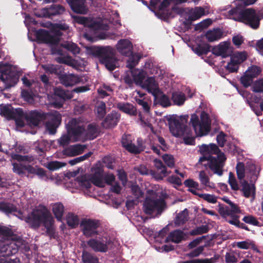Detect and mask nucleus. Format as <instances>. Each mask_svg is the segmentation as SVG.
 I'll return each mask as SVG.
<instances>
[{
  "label": "nucleus",
  "instance_id": "5",
  "mask_svg": "<svg viewBox=\"0 0 263 263\" xmlns=\"http://www.w3.org/2000/svg\"><path fill=\"white\" fill-rule=\"evenodd\" d=\"M0 236L5 238L3 240H0V256L14 254L18 248H23V240L20 238L16 239L9 228L0 226Z\"/></svg>",
  "mask_w": 263,
  "mask_h": 263
},
{
  "label": "nucleus",
  "instance_id": "36",
  "mask_svg": "<svg viewBox=\"0 0 263 263\" xmlns=\"http://www.w3.org/2000/svg\"><path fill=\"white\" fill-rule=\"evenodd\" d=\"M51 210L58 221H62L64 212V207L60 202H56L51 205Z\"/></svg>",
  "mask_w": 263,
  "mask_h": 263
},
{
  "label": "nucleus",
  "instance_id": "2",
  "mask_svg": "<svg viewBox=\"0 0 263 263\" xmlns=\"http://www.w3.org/2000/svg\"><path fill=\"white\" fill-rule=\"evenodd\" d=\"M238 179L240 181L241 191L246 198H251L253 201L255 196V182L259 174L260 169L251 161H248L246 166L242 162H238L236 166Z\"/></svg>",
  "mask_w": 263,
  "mask_h": 263
},
{
  "label": "nucleus",
  "instance_id": "41",
  "mask_svg": "<svg viewBox=\"0 0 263 263\" xmlns=\"http://www.w3.org/2000/svg\"><path fill=\"white\" fill-rule=\"evenodd\" d=\"M61 46L70 51L73 54H77L80 53V48L73 42H66L63 43Z\"/></svg>",
  "mask_w": 263,
  "mask_h": 263
},
{
  "label": "nucleus",
  "instance_id": "11",
  "mask_svg": "<svg viewBox=\"0 0 263 263\" xmlns=\"http://www.w3.org/2000/svg\"><path fill=\"white\" fill-rule=\"evenodd\" d=\"M190 124L197 136L206 135L210 130L211 121L208 115L204 111L201 113L200 118L196 114L192 115Z\"/></svg>",
  "mask_w": 263,
  "mask_h": 263
},
{
  "label": "nucleus",
  "instance_id": "59",
  "mask_svg": "<svg viewBox=\"0 0 263 263\" xmlns=\"http://www.w3.org/2000/svg\"><path fill=\"white\" fill-rule=\"evenodd\" d=\"M163 160L164 163L170 167L174 166L175 160L172 155L165 154L162 156Z\"/></svg>",
  "mask_w": 263,
  "mask_h": 263
},
{
  "label": "nucleus",
  "instance_id": "17",
  "mask_svg": "<svg viewBox=\"0 0 263 263\" xmlns=\"http://www.w3.org/2000/svg\"><path fill=\"white\" fill-rule=\"evenodd\" d=\"M60 35L59 31L49 32L44 29L39 30L36 33V39L40 42L52 45H55L59 42Z\"/></svg>",
  "mask_w": 263,
  "mask_h": 263
},
{
  "label": "nucleus",
  "instance_id": "44",
  "mask_svg": "<svg viewBox=\"0 0 263 263\" xmlns=\"http://www.w3.org/2000/svg\"><path fill=\"white\" fill-rule=\"evenodd\" d=\"M0 211L6 214H9L15 212L16 208L11 203L1 202H0Z\"/></svg>",
  "mask_w": 263,
  "mask_h": 263
},
{
  "label": "nucleus",
  "instance_id": "32",
  "mask_svg": "<svg viewBox=\"0 0 263 263\" xmlns=\"http://www.w3.org/2000/svg\"><path fill=\"white\" fill-rule=\"evenodd\" d=\"M61 83L66 86H72L80 81V79L76 75L62 74L60 77Z\"/></svg>",
  "mask_w": 263,
  "mask_h": 263
},
{
  "label": "nucleus",
  "instance_id": "53",
  "mask_svg": "<svg viewBox=\"0 0 263 263\" xmlns=\"http://www.w3.org/2000/svg\"><path fill=\"white\" fill-rule=\"evenodd\" d=\"M252 89L255 92H263V79H260L255 81L252 85Z\"/></svg>",
  "mask_w": 263,
  "mask_h": 263
},
{
  "label": "nucleus",
  "instance_id": "25",
  "mask_svg": "<svg viewBox=\"0 0 263 263\" xmlns=\"http://www.w3.org/2000/svg\"><path fill=\"white\" fill-rule=\"evenodd\" d=\"M154 162L157 171H151V174L156 179L161 180L167 174L166 167L160 160L156 159Z\"/></svg>",
  "mask_w": 263,
  "mask_h": 263
},
{
  "label": "nucleus",
  "instance_id": "57",
  "mask_svg": "<svg viewBox=\"0 0 263 263\" xmlns=\"http://www.w3.org/2000/svg\"><path fill=\"white\" fill-rule=\"evenodd\" d=\"M128 59L127 62V66L129 68L135 67L138 63V57L136 55L134 54L133 52L131 54L127 55Z\"/></svg>",
  "mask_w": 263,
  "mask_h": 263
},
{
  "label": "nucleus",
  "instance_id": "35",
  "mask_svg": "<svg viewBox=\"0 0 263 263\" xmlns=\"http://www.w3.org/2000/svg\"><path fill=\"white\" fill-rule=\"evenodd\" d=\"M184 234L181 231L175 230L171 232L164 239L165 242H173L174 243L180 242L184 237Z\"/></svg>",
  "mask_w": 263,
  "mask_h": 263
},
{
  "label": "nucleus",
  "instance_id": "6",
  "mask_svg": "<svg viewBox=\"0 0 263 263\" xmlns=\"http://www.w3.org/2000/svg\"><path fill=\"white\" fill-rule=\"evenodd\" d=\"M85 49L87 55L97 58L109 70H113L116 68L115 50L111 47L91 46L87 47Z\"/></svg>",
  "mask_w": 263,
  "mask_h": 263
},
{
  "label": "nucleus",
  "instance_id": "51",
  "mask_svg": "<svg viewBox=\"0 0 263 263\" xmlns=\"http://www.w3.org/2000/svg\"><path fill=\"white\" fill-rule=\"evenodd\" d=\"M194 52L199 55L206 54L210 49L208 45H198L193 48Z\"/></svg>",
  "mask_w": 263,
  "mask_h": 263
},
{
  "label": "nucleus",
  "instance_id": "29",
  "mask_svg": "<svg viewBox=\"0 0 263 263\" xmlns=\"http://www.w3.org/2000/svg\"><path fill=\"white\" fill-rule=\"evenodd\" d=\"M67 2L74 12L81 14L87 12L85 0H67Z\"/></svg>",
  "mask_w": 263,
  "mask_h": 263
},
{
  "label": "nucleus",
  "instance_id": "60",
  "mask_svg": "<svg viewBox=\"0 0 263 263\" xmlns=\"http://www.w3.org/2000/svg\"><path fill=\"white\" fill-rule=\"evenodd\" d=\"M139 116H140V119L142 123V125L150 128L151 130L153 131V127L151 124L153 119L150 117V116L148 115V116H145L144 115L143 117H141V115H139Z\"/></svg>",
  "mask_w": 263,
  "mask_h": 263
},
{
  "label": "nucleus",
  "instance_id": "33",
  "mask_svg": "<svg viewBox=\"0 0 263 263\" xmlns=\"http://www.w3.org/2000/svg\"><path fill=\"white\" fill-rule=\"evenodd\" d=\"M119 119V114L116 112H112L105 118L103 122V126L106 128L112 127L117 124Z\"/></svg>",
  "mask_w": 263,
  "mask_h": 263
},
{
  "label": "nucleus",
  "instance_id": "58",
  "mask_svg": "<svg viewBox=\"0 0 263 263\" xmlns=\"http://www.w3.org/2000/svg\"><path fill=\"white\" fill-rule=\"evenodd\" d=\"M208 227L206 225H203L192 230L190 232V234L192 235H201L208 232Z\"/></svg>",
  "mask_w": 263,
  "mask_h": 263
},
{
  "label": "nucleus",
  "instance_id": "34",
  "mask_svg": "<svg viewBox=\"0 0 263 263\" xmlns=\"http://www.w3.org/2000/svg\"><path fill=\"white\" fill-rule=\"evenodd\" d=\"M52 53L53 54H57L60 55L56 58V61L59 63H64L70 66H73L75 64V61L70 56H63L62 52L61 50L52 49Z\"/></svg>",
  "mask_w": 263,
  "mask_h": 263
},
{
  "label": "nucleus",
  "instance_id": "16",
  "mask_svg": "<svg viewBox=\"0 0 263 263\" xmlns=\"http://www.w3.org/2000/svg\"><path fill=\"white\" fill-rule=\"evenodd\" d=\"M87 243L95 252H106L111 248L110 240L106 237L91 238Z\"/></svg>",
  "mask_w": 263,
  "mask_h": 263
},
{
  "label": "nucleus",
  "instance_id": "64",
  "mask_svg": "<svg viewBox=\"0 0 263 263\" xmlns=\"http://www.w3.org/2000/svg\"><path fill=\"white\" fill-rule=\"evenodd\" d=\"M237 246L240 249H248L250 248H253L254 243L251 241L247 240L237 242Z\"/></svg>",
  "mask_w": 263,
  "mask_h": 263
},
{
  "label": "nucleus",
  "instance_id": "31",
  "mask_svg": "<svg viewBox=\"0 0 263 263\" xmlns=\"http://www.w3.org/2000/svg\"><path fill=\"white\" fill-rule=\"evenodd\" d=\"M86 148V145H73L65 149L64 154L69 156H74L81 154Z\"/></svg>",
  "mask_w": 263,
  "mask_h": 263
},
{
  "label": "nucleus",
  "instance_id": "42",
  "mask_svg": "<svg viewBox=\"0 0 263 263\" xmlns=\"http://www.w3.org/2000/svg\"><path fill=\"white\" fill-rule=\"evenodd\" d=\"M188 218V212L185 210L179 213L175 220V224L176 226H179L183 224L187 220Z\"/></svg>",
  "mask_w": 263,
  "mask_h": 263
},
{
  "label": "nucleus",
  "instance_id": "27",
  "mask_svg": "<svg viewBox=\"0 0 263 263\" xmlns=\"http://www.w3.org/2000/svg\"><path fill=\"white\" fill-rule=\"evenodd\" d=\"M220 214L224 218L234 217L236 214L241 212L239 208L232 202H230L229 206L223 207L219 210Z\"/></svg>",
  "mask_w": 263,
  "mask_h": 263
},
{
  "label": "nucleus",
  "instance_id": "54",
  "mask_svg": "<svg viewBox=\"0 0 263 263\" xmlns=\"http://www.w3.org/2000/svg\"><path fill=\"white\" fill-rule=\"evenodd\" d=\"M65 165L66 163H62L61 162L55 161L49 162L47 164L46 167L50 170L55 171L56 170H58L60 168H61L65 166Z\"/></svg>",
  "mask_w": 263,
  "mask_h": 263
},
{
  "label": "nucleus",
  "instance_id": "24",
  "mask_svg": "<svg viewBox=\"0 0 263 263\" xmlns=\"http://www.w3.org/2000/svg\"><path fill=\"white\" fill-rule=\"evenodd\" d=\"M1 113L7 119H11L20 117L22 114V109L20 108L14 109L11 105H8L1 106Z\"/></svg>",
  "mask_w": 263,
  "mask_h": 263
},
{
  "label": "nucleus",
  "instance_id": "52",
  "mask_svg": "<svg viewBox=\"0 0 263 263\" xmlns=\"http://www.w3.org/2000/svg\"><path fill=\"white\" fill-rule=\"evenodd\" d=\"M228 182L233 190L237 191L239 190V185L234 175L232 172L229 173Z\"/></svg>",
  "mask_w": 263,
  "mask_h": 263
},
{
  "label": "nucleus",
  "instance_id": "37",
  "mask_svg": "<svg viewBox=\"0 0 263 263\" xmlns=\"http://www.w3.org/2000/svg\"><path fill=\"white\" fill-rule=\"evenodd\" d=\"M222 32L220 29H215L208 31L205 34L206 39L209 42H214L221 38Z\"/></svg>",
  "mask_w": 263,
  "mask_h": 263
},
{
  "label": "nucleus",
  "instance_id": "9",
  "mask_svg": "<svg viewBox=\"0 0 263 263\" xmlns=\"http://www.w3.org/2000/svg\"><path fill=\"white\" fill-rule=\"evenodd\" d=\"M12 158L17 161V163H12L13 171L14 173L22 175L27 171L30 174H35L40 177L45 176V172L43 168H34L28 164L33 161L32 157L14 154L12 155Z\"/></svg>",
  "mask_w": 263,
  "mask_h": 263
},
{
  "label": "nucleus",
  "instance_id": "21",
  "mask_svg": "<svg viewBox=\"0 0 263 263\" xmlns=\"http://www.w3.org/2000/svg\"><path fill=\"white\" fill-rule=\"evenodd\" d=\"M138 144L137 146L133 144L132 142L131 138L129 135H125L123 136L122 139V144L123 146L128 152L134 154L139 153L141 151L143 150L142 141L138 139Z\"/></svg>",
  "mask_w": 263,
  "mask_h": 263
},
{
  "label": "nucleus",
  "instance_id": "62",
  "mask_svg": "<svg viewBox=\"0 0 263 263\" xmlns=\"http://www.w3.org/2000/svg\"><path fill=\"white\" fill-rule=\"evenodd\" d=\"M91 155H92V153L89 152L82 156H81V157L76 158L73 160H70L69 161V163L71 165H74L79 162H80L81 161H83L88 159L89 157L91 156Z\"/></svg>",
  "mask_w": 263,
  "mask_h": 263
},
{
  "label": "nucleus",
  "instance_id": "46",
  "mask_svg": "<svg viewBox=\"0 0 263 263\" xmlns=\"http://www.w3.org/2000/svg\"><path fill=\"white\" fill-rule=\"evenodd\" d=\"M247 59V53L245 52H237L234 54L231 57L233 62L239 65Z\"/></svg>",
  "mask_w": 263,
  "mask_h": 263
},
{
  "label": "nucleus",
  "instance_id": "38",
  "mask_svg": "<svg viewBox=\"0 0 263 263\" xmlns=\"http://www.w3.org/2000/svg\"><path fill=\"white\" fill-rule=\"evenodd\" d=\"M117 107L125 113L130 115H134L136 112V109L134 106L129 103H118Z\"/></svg>",
  "mask_w": 263,
  "mask_h": 263
},
{
  "label": "nucleus",
  "instance_id": "22",
  "mask_svg": "<svg viewBox=\"0 0 263 263\" xmlns=\"http://www.w3.org/2000/svg\"><path fill=\"white\" fill-rule=\"evenodd\" d=\"M184 13L186 16V20L190 21H194L200 18L205 15V9L201 7H197L195 8L184 9Z\"/></svg>",
  "mask_w": 263,
  "mask_h": 263
},
{
  "label": "nucleus",
  "instance_id": "23",
  "mask_svg": "<svg viewBox=\"0 0 263 263\" xmlns=\"http://www.w3.org/2000/svg\"><path fill=\"white\" fill-rule=\"evenodd\" d=\"M141 87L151 93L154 96H157L160 94V90L154 77L148 78L144 82Z\"/></svg>",
  "mask_w": 263,
  "mask_h": 263
},
{
  "label": "nucleus",
  "instance_id": "55",
  "mask_svg": "<svg viewBox=\"0 0 263 263\" xmlns=\"http://www.w3.org/2000/svg\"><path fill=\"white\" fill-rule=\"evenodd\" d=\"M198 196L205 201L210 203H215L217 202V198L213 195L209 194H198Z\"/></svg>",
  "mask_w": 263,
  "mask_h": 263
},
{
  "label": "nucleus",
  "instance_id": "49",
  "mask_svg": "<svg viewBox=\"0 0 263 263\" xmlns=\"http://www.w3.org/2000/svg\"><path fill=\"white\" fill-rule=\"evenodd\" d=\"M96 112L99 118H103L106 114L105 104L103 102H99L97 103Z\"/></svg>",
  "mask_w": 263,
  "mask_h": 263
},
{
  "label": "nucleus",
  "instance_id": "18",
  "mask_svg": "<svg viewBox=\"0 0 263 263\" xmlns=\"http://www.w3.org/2000/svg\"><path fill=\"white\" fill-rule=\"evenodd\" d=\"M99 226L98 221L90 219H84L80 223V227L83 233L87 237L97 235L98 234L97 230Z\"/></svg>",
  "mask_w": 263,
  "mask_h": 263
},
{
  "label": "nucleus",
  "instance_id": "1",
  "mask_svg": "<svg viewBox=\"0 0 263 263\" xmlns=\"http://www.w3.org/2000/svg\"><path fill=\"white\" fill-rule=\"evenodd\" d=\"M25 118L28 124L31 127L37 126L44 120H48L46 125V128L50 134H53L55 133L56 128L61 123V116L58 111L55 110L48 114L33 111L29 113L25 117L22 111V114L20 117L18 116L13 118L15 120L17 129L24 126V119Z\"/></svg>",
  "mask_w": 263,
  "mask_h": 263
},
{
  "label": "nucleus",
  "instance_id": "8",
  "mask_svg": "<svg viewBox=\"0 0 263 263\" xmlns=\"http://www.w3.org/2000/svg\"><path fill=\"white\" fill-rule=\"evenodd\" d=\"M26 220L34 228L38 227L42 223L46 228L48 233L51 234L53 233L54 220L49 210L45 206H39L32 211L31 216Z\"/></svg>",
  "mask_w": 263,
  "mask_h": 263
},
{
  "label": "nucleus",
  "instance_id": "3",
  "mask_svg": "<svg viewBox=\"0 0 263 263\" xmlns=\"http://www.w3.org/2000/svg\"><path fill=\"white\" fill-rule=\"evenodd\" d=\"M202 155L199 161L200 163L207 160V166L213 174L221 176L223 174V167L227 160L224 154L220 151L214 144H203L199 148Z\"/></svg>",
  "mask_w": 263,
  "mask_h": 263
},
{
  "label": "nucleus",
  "instance_id": "12",
  "mask_svg": "<svg viewBox=\"0 0 263 263\" xmlns=\"http://www.w3.org/2000/svg\"><path fill=\"white\" fill-rule=\"evenodd\" d=\"M0 70V87L8 88L17 83L18 76L14 67L9 64H4L1 65Z\"/></svg>",
  "mask_w": 263,
  "mask_h": 263
},
{
  "label": "nucleus",
  "instance_id": "10",
  "mask_svg": "<svg viewBox=\"0 0 263 263\" xmlns=\"http://www.w3.org/2000/svg\"><path fill=\"white\" fill-rule=\"evenodd\" d=\"M158 192L153 190L148 191V195L146 197L143 205V209L145 213L149 215H158L161 214L165 208L164 201L158 198Z\"/></svg>",
  "mask_w": 263,
  "mask_h": 263
},
{
  "label": "nucleus",
  "instance_id": "40",
  "mask_svg": "<svg viewBox=\"0 0 263 263\" xmlns=\"http://www.w3.org/2000/svg\"><path fill=\"white\" fill-rule=\"evenodd\" d=\"M83 263H99V259L93 254L87 251H83L82 254Z\"/></svg>",
  "mask_w": 263,
  "mask_h": 263
},
{
  "label": "nucleus",
  "instance_id": "30",
  "mask_svg": "<svg viewBox=\"0 0 263 263\" xmlns=\"http://www.w3.org/2000/svg\"><path fill=\"white\" fill-rule=\"evenodd\" d=\"M132 75L133 80L136 85L142 86L144 82L143 80L147 76V73L141 69H134L132 70Z\"/></svg>",
  "mask_w": 263,
  "mask_h": 263
},
{
  "label": "nucleus",
  "instance_id": "47",
  "mask_svg": "<svg viewBox=\"0 0 263 263\" xmlns=\"http://www.w3.org/2000/svg\"><path fill=\"white\" fill-rule=\"evenodd\" d=\"M67 222L71 228H74L79 224V218L72 213H69L67 216Z\"/></svg>",
  "mask_w": 263,
  "mask_h": 263
},
{
  "label": "nucleus",
  "instance_id": "50",
  "mask_svg": "<svg viewBox=\"0 0 263 263\" xmlns=\"http://www.w3.org/2000/svg\"><path fill=\"white\" fill-rule=\"evenodd\" d=\"M98 92L100 97L103 98L111 94L112 90L111 87L106 85H103L98 89Z\"/></svg>",
  "mask_w": 263,
  "mask_h": 263
},
{
  "label": "nucleus",
  "instance_id": "20",
  "mask_svg": "<svg viewBox=\"0 0 263 263\" xmlns=\"http://www.w3.org/2000/svg\"><path fill=\"white\" fill-rule=\"evenodd\" d=\"M77 120L79 122V125L81 126L80 128H77L78 133L82 135L81 140L85 141L87 139L91 140L97 137L98 136V130L96 125H89L87 130H85L80 120Z\"/></svg>",
  "mask_w": 263,
  "mask_h": 263
},
{
  "label": "nucleus",
  "instance_id": "14",
  "mask_svg": "<svg viewBox=\"0 0 263 263\" xmlns=\"http://www.w3.org/2000/svg\"><path fill=\"white\" fill-rule=\"evenodd\" d=\"M187 116H176L171 118L169 121L170 130L175 137L184 136L187 133V128L185 124L187 120Z\"/></svg>",
  "mask_w": 263,
  "mask_h": 263
},
{
  "label": "nucleus",
  "instance_id": "56",
  "mask_svg": "<svg viewBox=\"0 0 263 263\" xmlns=\"http://www.w3.org/2000/svg\"><path fill=\"white\" fill-rule=\"evenodd\" d=\"M64 8L59 5H52L49 9V12L52 15H57L61 14L64 12Z\"/></svg>",
  "mask_w": 263,
  "mask_h": 263
},
{
  "label": "nucleus",
  "instance_id": "61",
  "mask_svg": "<svg viewBox=\"0 0 263 263\" xmlns=\"http://www.w3.org/2000/svg\"><path fill=\"white\" fill-rule=\"evenodd\" d=\"M42 67L46 72L50 73H57L58 72V66L52 64L42 65Z\"/></svg>",
  "mask_w": 263,
  "mask_h": 263
},
{
  "label": "nucleus",
  "instance_id": "7",
  "mask_svg": "<svg viewBox=\"0 0 263 263\" xmlns=\"http://www.w3.org/2000/svg\"><path fill=\"white\" fill-rule=\"evenodd\" d=\"M115 176L112 174H107L103 178L102 169H98L90 178L86 176H82L77 178L75 182L76 187L82 190H89L91 187V183L99 187H104L105 182L111 184L115 180Z\"/></svg>",
  "mask_w": 263,
  "mask_h": 263
},
{
  "label": "nucleus",
  "instance_id": "4",
  "mask_svg": "<svg viewBox=\"0 0 263 263\" xmlns=\"http://www.w3.org/2000/svg\"><path fill=\"white\" fill-rule=\"evenodd\" d=\"M223 11V14L227 18L243 22L254 29L259 27L260 18L252 9H243L239 6L231 8V6L228 5Z\"/></svg>",
  "mask_w": 263,
  "mask_h": 263
},
{
  "label": "nucleus",
  "instance_id": "43",
  "mask_svg": "<svg viewBox=\"0 0 263 263\" xmlns=\"http://www.w3.org/2000/svg\"><path fill=\"white\" fill-rule=\"evenodd\" d=\"M172 100L177 105H182L185 100V95L181 92H175L172 95Z\"/></svg>",
  "mask_w": 263,
  "mask_h": 263
},
{
  "label": "nucleus",
  "instance_id": "13",
  "mask_svg": "<svg viewBox=\"0 0 263 263\" xmlns=\"http://www.w3.org/2000/svg\"><path fill=\"white\" fill-rule=\"evenodd\" d=\"M79 122L77 119H71L67 124V133L63 135L59 140V143L63 146L71 142L81 141L82 135L78 133L77 128H80Z\"/></svg>",
  "mask_w": 263,
  "mask_h": 263
},
{
  "label": "nucleus",
  "instance_id": "63",
  "mask_svg": "<svg viewBox=\"0 0 263 263\" xmlns=\"http://www.w3.org/2000/svg\"><path fill=\"white\" fill-rule=\"evenodd\" d=\"M22 96L24 99V100L28 103H33V95L30 91L25 90H23L22 91Z\"/></svg>",
  "mask_w": 263,
  "mask_h": 263
},
{
  "label": "nucleus",
  "instance_id": "19",
  "mask_svg": "<svg viewBox=\"0 0 263 263\" xmlns=\"http://www.w3.org/2000/svg\"><path fill=\"white\" fill-rule=\"evenodd\" d=\"M260 72L259 67L254 65L249 67L240 79L241 84L245 87L251 86L253 79L258 77Z\"/></svg>",
  "mask_w": 263,
  "mask_h": 263
},
{
  "label": "nucleus",
  "instance_id": "15",
  "mask_svg": "<svg viewBox=\"0 0 263 263\" xmlns=\"http://www.w3.org/2000/svg\"><path fill=\"white\" fill-rule=\"evenodd\" d=\"M76 21L78 23L83 24L95 30H107L109 28L106 20L101 18L93 20L84 16H79L76 18Z\"/></svg>",
  "mask_w": 263,
  "mask_h": 263
},
{
  "label": "nucleus",
  "instance_id": "45",
  "mask_svg": "<svg viewBox=\"0 0 263 263\" xmlns=\"http://www.w3.org/2000/svg\"><path fill=\"white\" fill-rule=\"evenodd\" d=\"M219 255H215L210 259H194L185 261L183 263H214L219 259Z\"/></svg>",
  "mask_w": 263,
  "mask_h": 263
},
{
  "label": "nucleus",
  "instance_id": "48",
  "mask_svg": "<svg viewBox=\"0 0 263 263\" xmlns=\"http://www.w3.org/2000/svg\"><path fill=\"white\" fill-rule=\"evenodd\" d=\"M156 99H158L160 104L164 106L167 107L171 105V102L168 98L165 95H163L161 91L160 94L157 96H154Z\"/></svg>",
  "mask_w": 263,
  "mask_h": 263
},
{
  "label": "nucleus",
  "instance_id": "28",
  "mask_svg": "<svg viewBox=\"0 0 263 263\" xmlns=\"http://www.w3.org/2000/svg\"><path fill=\"white\" fill-rule=\"evenodd\" d=\"M230 42H223L212 49V52L216 55L221 56L223 58L228 55V51L230 47Z\"/></svg>",
  "mask_w": 263,
  "mask_h": 263
},
{
  "label": "nucleus",
  "instance_id": "26",
  "mask_svg": "<svg viewBox=\"0 0 263 263\" xmlns=\"http://www.w3.org/2000/svg\"><path fill=\"white\" fill-rule=\"evenodd\" d=\"M116 48L118 51L123 55H129L133 52L132 44L128 40H120L117 44Z\"/></svg>",
  "mask_w": 263,
  "mask_h": 263
},
{
  "label": "nucleus",
  "instance_id": "39",
  "mask_svg": "<svg viewBox=\"0 0 263 263\" xmlns=\"http://www.w3.org/2000/svg\"><path fill=\"white\" fill-rule=\"evenodd\" d=\"M199 179L203 185L211 189L215 187V184L212 182H210V179L205 172L200 171L199 174Z\"/></svg>",
  "mask_w": 263,
  "mask_h": 263
}]
</instances>
